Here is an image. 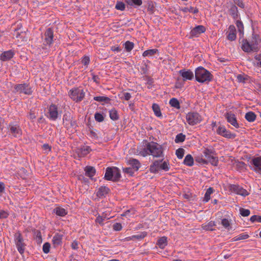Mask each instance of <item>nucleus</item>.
I'll return each instance as SVG.
<instances>
[{
  "label": "nucleus",
  "mask_w": 261,
  "mask_h": 261,
  "mask_svg": "<svg viewBox=\"0 0 261 261\" xmlns=\"http://www.w3.org/2000/svg\"><path fill=\"white\" fill-rule=\"evenodd\" d=\"M130 6H140L142 4V0H124Z\"/></svg>",
  "instance_id": "obj_38"
},
{
  "label": "nucleus",
  "mask_w": 261,
  "mask_h": 261,
  "mask_svg": "<svg viewBox=\"0 0 261 261\" xmlns=\"http://www.w3.org/2000/svg\"><path fill=\"white\" fill-rule=\"evenodd\" d=\"M254 59L257 61V66L261 67V54L255 56Z\"/></svg>",
  "instance_id": "obj_61"
},
{
  "label": "nucleus",
  "mask_w": 261,
  "mask_h": 261,
  "mask_svg": "<svg viewBox=\"0 0 261 261\" xmlns=\"http://www.w3.org/2000/svg\"><path fill=\"white\" fill-rule=\"evenodd\" d=\"M10 133L15 137H17L21 134V130L18 125L10 123L8 125Z\"/></svg>",
  "instance_id": "obj_17"
},
{
  "label": "nucleus",
  "mask_w": 261,
  "mask_h": 261,
  "mask_svg": "<svg viewBox=\"0 0 261 261\" xmlns=\"http://www.w3.org/2000/svg\"><path fill=\"white\" fill-rule=\"evenodd\" d=\"M163 159L155 160L150 166L149 170L153 173H158L159 170H162L165 171H168L170 169L169 163L168 161H165L163 162Z\"/></svg>",
  "instance_id": "obj_2"
},
{
  "label": "nucleus",
  "mask_w": 261,
  "mask_h": 261,
  "mask_svg": "<svg viewBox=\"0 0 261 261\" xmlns=\"http://www.w3.org/2000/svg\"><path fill=\"white\" fill-rule=\"evenodd\" d=\"M109 191L110 190L108 188L105 186H101L98 189L96 195L99 198L105 197Z\"/></svg>",
  "instance_id": "obj_28"
},
{
  "label": "nucleus",
  "mask_w": 261,
  "mask_h": 261,
  "mask_svg": "<svg viewBox=\"0 0 261 261\" xmlns=\"http://www.w3.org/2000/svg\"><path fill=\"white\" fill-rule=\"evenodd\" d=\"M250 163V167L254 171L261 174V156L253 158Z\"/></svg>",
  "instance_id": "obj_13"
},
{
  "label": "nucleus",
  "mask_w": 261,
  "mask_h": 261,
  "mask_svg": "<svg viewBox=\"0 0 261 261\" xmlns=\"http://www.w3.org/2000/svg\"><path fill=\"white\" fill-rule=\"evenodd\" d=\"M147 234V232L143 231V232H138L137 234L133 235L131 237H129L126 238L125 239L127 241H129L131 240L136 239V240H142L144 239Z\"/></svg>",
  "instance_id": "obj_27"
},
{
  "label": "nucleus",
  "mask_w": 261,
  "mask_h": 261,
  "mask_svg": "<svg viewBox=\"0 0 261 261\" xmlns=\"http://www.w3.org/2000/svg\"><path fill=\"white\" fill-rule=\"evenodd\" d=\"M250 220L252 222L255 221L261 222V216L253 215L250 218Z\"/></svg>",
  "instance_id": "obj_55"
},
{
  "label": "nucleus",
  "mask_w": 261,
  "mask_h": 261,
  "mask_svg": "<svg viewBox=\"0 0 261 261\" xmlns=\"http://www.w3.org/2000/svg\"><path fill=\"white\" fill-rule=\"evenodd\" d=\"M63 239V235L56 233L53 238V243L54 246L56 247L62 244V240Z\"/></svg>",
  "instance_id": "obj_29"
},
{
  "label": "nucleus",
  "mask_w": 261,
  "mask_h": 261,
  "mask_svg": "<svg viewBox=\"0 0 261 261\" xmlns=\"http://www.w3.org/2000/svg\"><path fill=\"white\" fill-rule=\"evenodd\" d=\"M216 132L218 135L227 139H234L236 137L235 134L231 133L229 130H227L223 125L218 126Z\"/></svg>",
  "instance_id": "obj_12"
},
{
  "label": "nucleus",
  "mask_w": 261,
  "mask_h": 261,
  "mask_svg": "<svg viewBox=\"0 0 261 261\" xmlns=\"http://www.w3.org/2000/svg\"><path fill=\"white\" fill-rule=\"evenodd\" d=\"M53 212L57 215L61 217L65 216L67 214L66 210L61 207H56L54 209Z\"/></svg>",
  "instance_id": "obj_32"
},
{
  "label": "nucleus",
  "mask_w": 261,
  "mask_h": 261,
  "mask_svg": "<svg viewBox=\"0 0 261 261\" xmlns=\"http://www.w3.org/2000/svg\"><path fill=\"white\" fill-rule=\"evenodd\" d=\"M147 149L150 154L154 157H161L163 156V148L161 145L156 142H151L147 143Z\"/></svg>",
  "instance_id": "obj_4"
},
{
  "label": "nucleus",
  "mask_w": 261,
  "mask_h": 261,
  "mask_svg": "<svg viewBox=\"0 0 261 261\" xmlns=\"http://www.w3.org/2000/svg\"><path fill=\"white\" fill-rule=\"evenodd\" d=\"M221 224L225 228H227L230 225L229 222L227 219H223L221 221Z\"/></svg>",
  "instance_id": "obj_62"
},
{
  "label": "nucleus",
  "mask_w": 261,
  "mask_h": 261,
  "mask_svg": "<svg viewBox=\"0 0 261 261\" xmlns=\"http://www.w3.org/2000/svg\"><path fill=\"white\" fill-rule=\"evenodd\" d=\"M185 153V149L182 148H179L176 150V155L179 159H181Z\"/></svg>",
  "instance_id": "obj_50"
},
{
  "label": "nucleus",
  "mask_w": 261,
  "mask_h": 261,
  "mask_svg": "<svg viewBox=\"0 0 261 261\" xmlns=\"http://www.w3.org/2000/svg\"><path fill=\"white\" fill-rule=\"evenodd\" d=\"M156 245L161 248L164 249L167 245V238L166 237L160 238L156 243Z\"/></svg>",
  "instance_id": "obj_31"
},
{
  "label": "nucleus",
  "mask_w": 261,
  "mask_h": 261,
  "mask_svg": "<svg viewBox=\"0 0 261 261\" xmlns=\"http://www.w3.org/2000/svg\"><path fill=\"white\" fill-rule=\"evenodd\" d=\"M229 15L235 20L238 19L240 17L238 9L236 5H232L229 9Z\"/></svg>",
  "instance_id": "obj_24"
},
{
  "label": "nucleus",
  "mask_w": 261,
  "mask_h": 261,
  "mask_svg": "<svg viewBox=\"0 0 261 261\" xmlns=\"http://www.w3.org/2000/svg\"><path fill=\"white\" fill-rule=\"evenodd\" d=\"M109 218H107L106 216H98L95 219V222L99 223L100 225H103V222L106 219H109Z\"/></svg>",
  "instance_id": "obj_47"
},
{
  "label": "nucleus",
  "mask_w": 261,
  "mask_h": 261,
  "mask_svg": "<svg viewBox=\"0 0 261 261\" xmlns=\"http://www.w3.org/2000/svg\"><path fill=\"white\" fill-rule=\"evenodd\" d=\"M13 92L25 95H31L33 91L29 84L22 83L15 85L14 87Z\"/></svg>",
  "instance_id": "obj_7"
},
{
  "label": "nucleus",
  "mask_w": 261,
  "mask_h": 261,
  "mask_svg": "<svg viewBox=\"0 0 261 261\" xmlns=\"http://www.w3.org/2000/svg\"><path fill=\"white\" fill-rule=\"evenodd\" d=\"M85 175L90 178L93 177L96 173L95 169L92 166H86L85 168Z\"/></svg>",
  "instance_id": "obj_30"
},
{
  "label": "nucleus",
  "mask_w": 261,
  "mask_h": 261,
  "mask_svg": "<svg viewBox=\"0 0 261 261\" xmlns=\"http://www.w3.org/2000/svg\"><path fill=\"white\" fill-rule=\"evenodd\" d=\"M158 51V50L157 49H148L144 51L142 55L143 57L151 56L154 55Z\"/></svg>",
  "instance_id": "obj_44"
},
{
  "label": "nucleus",
  "mask_w": 261,
  "mask_h": 261,
  "mask_svg": "<svg viewBox=\"0 0 261 261\" xmlns=\"http://www.w3.org/2000/svg\"><path fill=\"white\" fill-rule=\"evenodd\" d=\"M184 164L188 166H192L194 164V159L192 156L189 154L187 155L184 160Z\"/></svg>",
  "instance_id": "obj_34"
},
{
  "label": "nucleus",
  "mask_w": 261,
  "mask_h": 261,
  "mask_svg": "<svg viewBox=\"0 0 261 261\" xmlns=\"http://www.w3.org/2000/svg\"><path fill=\"white\" fill-rule=\"evenodd\" d=\"M34 236H35V240L37 243L38 244H40L42 241L41 232L39 230L35 231Z\"/></svg>",
  "instance_id": "obj_45"
},
{
  "label": "nucleus",
  "mask_w": 261,
  "mask_h": 261,
  "mask_svg": "<svg viewBox=\"0 0 261 261\" xmlns=\"http://www.w3.org/2000/svg\"><path fill=\"white\" fill-rule=\"evenodd\" d=\"M186 136L182 133L178 134L176 135L175 139L176 143L182 142L185 140Z\"/></svg>",
  "instance_id": "obj_46"
},
{
  "label": "nucleus",
  "mask_w": 261,
  "mask_h": 261,
  "mask_svg": "<svg viewBox=\"0 0 261 261\" xmlns=\"http://www.w3.org/2000/svg\"><path fill=\"white\" fill-rule=\"evenodd\" d=\"M121 177L120 171L116 167L107 168L105 175V179L114 182L118 181Z\"/></svg>",
  "instance_id": "obj_3"
},
{
  "label": "nucleus",
  "mask_w": 261,
  "mask_h": 261,
  "mask_svg": "<svg viewBox=\"0 0 261 261\" xmlns=\"http://www.w3.org/2000/svg\"><path fill=\"white\" fill-rule=\"evenodd\" d=\"M214 190L213 188L210 187L207 190L204 195L203 201L207 202L210 199L211 195L214 192Z\"/></svg>",
  "instance_id": "obj_42"
},
{
  "label": "nucleus",
  "mask_w": 261,
  "mask_h": 261,
  "mask_svg": "<svg viewBox=\"0 0 261 261\" xmlns=\"http://www.w3.org/2000/svg\"><path fill=\"white\" fill-rule=\"evenodd\" d=\"M241 48L246 53L254 52V49L252 44L250 43V40L247 39H243L241 41Z\"/></svg>",
  "instance_id": "obj_18"
},
{
  "label": "nucleus",
  "mask_w": 261,
  "mask_h": 261,
  "mask_svg": "<svg viewBox=\"0 0 261 261\" xmlns=\"http://www.w3.org/2000/svg\"><path fill=\"white\" fill-rule=\"evenodd\" d=\"M236 24L239 33V35L241 36V37H243L244 35V25L243 22L241 20H237Z\"/></svg>",
  "instance_id": "obj_36"
},
{
  "label": "nucleus",
  "mask_w": 261,
  "mask_h": 261,
  "mask_svg": "<svg viewBox=\"0 0 261 261\" xmlns=\"http://www.w3.org/2000/svg\"><path fill=\"white\" fill-rule=\"evenodd\" d=\"M249 40H250V43L252 44L253 49H254V52H257L259 49V44L261 41L259 36L257 34L253 33Z\"/></svg>",
  "instance_id": "obj_14"
},
{
  "label": "nucleus",
  "mask_w": 261,
  "mask_h": 261,
  "mask_svg": "<svg viewBox=\"0 0 261 261\" xmlns=\"http://www.w3.org/2000/svg\"><path fill=\"white\" fill-rule=\"evenodd\" d=\"M73 117L71 113L69 112L65 113L63 116V124L67 129H70L76 126V123L75 120L72 119Z\"/></svg>",
  "instance_id": "obj_10"
},
{
  "label": "nucleus",
  "mask_w": 261,
  "mask_h": 261,
  "mask_svg": "<svg viewBox=\"0 0 261 261\" xmlns=\"http://www.w3.org/2000/svg\"><path fill=\"white\" fill-rule=\"evenodd\" d=\"M224 116L225 119L227 120V121L234 127L237 128L240 127L236 116L234 114L231 112H228L225 114Z\"/></svg>",
  "instance_id": "obj_15"
},
{
  "label": "nucleus",
  "mask_w": 261,
  "mask_h": 261,
  "mask_svg": "<svg viewBox=\"0 0 261 261\" xmlns=\"http://www.w3.org/2000/svg\"><path fill=\"white\" fill-rule=\"evenodd\" d=\"M231 189L234 192H235L237 194L246 196H247L249 193L248 192L244 189L240 187L238 185H233L231 187Z\"/></svg>",
  "instance_id": "obj_23"
},
{
  "label": "nucleus",
  "mask_w": 261,
  "mask_h": 261,
  "mask_svg": "<svg viewBox=\"0 0 261 261\" xmlns=\"http://www.w3.org/2000/svg\"><path fill=\"white\" fill-rule=\"evenodd\" d=\"M94 100L98 102H104L105 103H109L111 99L107 96H95Z\"/></svg>",
  "instance_id": "obj_40"
},
{
  "label": "nucleus",
  "mask_w": 261,
  "mask_h": 261,
  "mask_svg": "<svg viewBox=\"0 0 261 261\" xmlns=\"http://www.w3.org/2000/svg\"><path fill=\"white\" fill-rule=\"evenodd\" d=\"M8 213L3 210H0V219L6 218L8 217Z\"/></svg>",
  "instance_id": "obj_64"
},
{
  "label": "nucleus",
  "mask_w": 261,
  "mask_h": 261,
  "mask_svg": "<svg viewBox=\"0 0 261 261\" xmlns=\"http://www.w3.org/2000/svg\"><path fill=\"white\" fill-rule=\"evenodd\" d=\"M47 117L51 120H56L61 111L58 110V107L55 103H51L48 107Z\"/></svg>",
  "instance_id": "obj_11"
},
{
  "label": "nucleus",
  "mask_w": 261,
  "mask_h": 261,
  "mask_svg": "<svg viewBox=\"0 0 261 261\" xmlns=\"http://www.w3.org/2000/svg\"><path fill=\"white\" fill-rule=\"evenodd\" d=\"M195 76L196 80L200 83L208 84L213 79L212 74L202 66H199L195 69Z\"/></svg>",
  "instance_id": "obj_1"
},
{
  "label": "nucleus",
  "mask_w": 261,
  "mask_h": 261,
  "mask_svg": "<svg viewBox=\"0 0 261 261\" xmlns=\"http://www.w3.org/2000/svg\"><path fill=\"white\" fill-rule=\"evenodd\" d=\"M240 214L243 217H247L250 215V212L248 209L241 208L240 209Z\"/></svg>",
  "instance_id": "obj_52"
},
{
  "label": "nucleus",
  "mask_w": 261,
  "mask_h": 261,
  "mask_svg": "<svg viewBox=\"0 0 261 261\" xmlns=\"http://www.w3.org/2000/svg\"><path fill=\"white\" fill-rule=\"evenodd\" d=\"M110 117L113 120H117L119 119L118 112L115 109H113L109 112Z\"/></svg>",
  "instance_id": "obj_39"
},
{
  "label": "nucleus",
  "mask_w": 261,
  "mask_h": 261,
  "mask_svg": "<svg viewBox=\"0 0 261 261\" xmlns=\"http://www.w3.org/2000/svg\"><path fill=\"white\" fill-rule=\"evenodd\" d=\"M152 108L156 116L161 117L162 116L160 108L158 105L153 103L152 106Z\"/></svg>",
  "instance_id": "obj_41"
},
{
  "label": "nucleus",
  "mask_w": 261,
  "mask_h": 261,
  "mask_svg": "<svg viewBox=\"0 0 261 261\" xmlns=\"http://www.w3.org/2000/svg\"><path fill=\"white\" fill-rule=\"evenodd\" d=\"M14 53L11 50L4 51L0 56V59L2 61H6L10 60L14 56Z\"/></svg>",
  "instance_id": "obj_25"
},
{
  "label": "nucleus",
  "mask_w": 261,
  "mask_h": 261,
  "mask_svg": "<svg viewBox=\"0 0 261 261\" xmlns=\"http://www.w3.org/2000/svg\"><path fill=\"white\" fill-rule=\"evenodd\" d=\"M205 30L204 26L201 25H198L191 31L190 36L192 37H198L199 35L204 33Z\"/></svg>",
  "instance_id": "obj_20"
},
{
  "label": "nucleus",
  "mask_w": 261,
  "mask_h": 261,
  "mask_svg": "<svg viewBox=\"0 0 261 261\" xmlns=\"http://www.w3.org/2000/svg\"><path fill=\"white\" fill-rule=\"evenodd\" d=\"M169 104L172 107L177 109H180V106L179 101L175 98H171L169 101Z\"/></svg>",
  "instance_id": "obj_37"
},
{
  "label": "nucleus",
  "mask_w": 261,
  "mask_h": 261,
  "mask_svg": "<svg viewBox=\"0 0 261 261\" xmlns=\"http://www.w3.org/2000/svg\"><path fill=\"white\" fill-rule=\"evenodd\" d=\"M122 227L120 223H116L113 225V228L115 231H120Z\"/></svg>",
  "instance_id": "obj_57"
},
{
  "label": "nucleus",
  "mask_w": 261,
  "mask_h": 261,
  "mask_svg": "<svg viewBox=\"0 0 261 261\" xmlns=\"http://www.w3.org/2000/svg\"><path fill=\"white\" fill-rule=\"evenodd\" d=\"M134 44L133 42H130L129 41H127L124 43L125 49L128 52L130 51L134 48Z\"/></svg>",
  "instance_id": "obj_48"
},
{
  "label": "nucleus",
  "mask_w": 261,
  "mask_h": 261,
  "mask_svg": "<svg viewBox=\"0 0 261 261\" xmlns=\"http://www.w3.org/2000/svg\"><path fill=\"white\" fill-rule=\"evenodd\" d=\"M203 153L205 158L207 164L210 163L213 166H217L218 165V159L216 156V152L213 148L205 149Z\"/></svg>",
  "instance_id": "obj_6"
},
{
  "label": "nucleus",
  "mask_w": 261,
  "mask_h": 261,
  "mask_svg": "<svg viewBox=\"0 0 261 261\" xmlns=\"http://www.w3.org/2000/svg\"><path fill=\"white\" fill-rule=\"evenodd\" d=\"M70 98L75 102H80L85 97V93L83 89L79 88H73L70 89L68 92Z\"/></svg>",
  "instance_id": "obj_5"
},
{
  "label": "nucleus",
  "mask_w": 261,
  "mask_h": 261,
  "mask_svg": "<svg viewBox=\"0 0 261 261\" xmlns=\"http://www.w3.org/2000/svg\"><path fill=\"white\" fill-rule=\"evenodd\" d=\"M90 62V58L88 56H84L82 60V63L85 66H88Z\"/></svg>",
  "instance_id": "obj_58"
},
{
  "label": "nucleus",
  "mask_w": 261,
  "mask_h": 261,
  "mask_svg": "<svg viewBox=\"0 0 261 261\" xmlns=\"http://www.w3.org/2000/svg\"><path fill=\"white\" fill-rule=\"evenodd\" d=\"M128 164L130 165L131 167L134 169L135 171H137L141 167V164L140 162L135 159H130L128 161Z\"/></svg>",
  "instance_id": "obj_26"
},
{
  "label": "nucleus",
  "mask_w": 261,
  "mask_h": 261,
  "mask_svg": "<svg viewBox=\"0 0 261 261\" xmlns=\"http://www.w3.org/2000/svg\"><path fill=\"white\" fill-rule=\"evenodd\" d=\"M19 29H20L19 28H17V29H16V31H18V30ZM25 33V31H24V32L21 31L20 32H17L16 35V37L17 38L22 39V41H27L28 38L25 36L23 35Z\"/></svg>",
  "instance_id": "obj_43"
},
{
  "label": "nucleus",
  "mask_w": 261,
  "mask_h": 261,
  "mask_svg": "<svg viewBox=\"0 0 261 261\" xmlns=\"http://www.w3.org/2000/svg\"><path fill=\"white\" fill-rule=\"evenodd\" d=\"M94 118L96 121L101 122H102L104 120V117L103 115L100 113H96L94 115Z\"/></svg>",
  "instance_id": "obj_51"
},
{
  "label": "nucleus",
  "mask_w": 261,
  "mask_h": 261,
  "mask_svg": "<svg viewBox=\"0 0 261 261\" xmlns=\"http://www.w3.org/2000/svg\"><path fill=\"white\" fill-rule=\"evenodd\" d=\"M186 120L189 125H194L202 121V117L197 112H190L187 114Z\"/></svg>",
  "instance_id": "obj_9"
},
{
  "label": "nucleus",
  "mask_w": 261,
  "mask_h": 261,
  "mask_svg": "<svg viewBox=\"0 0 261 261\" xmlns=\"http://www.w3.org/2000/svg\"><path fill=\"white\" fill-rule=\"evenodd\" d=\"M179 73L182 77L184 81L192 80L194 78V74L190 70L181 69Z\"/></svg>",
  "instance_id": "obj_19"
},
{
  "label": "nucleus",
  "mask_w": 261,
  "mask_h": 261,
  "mask_svg": "<svg viewBox=\"0 0 261 261\" xmlns=\"http://www.w3.org/2000/svg\"><path fill=\"white\" fill-rule=\"evenodd\" d=\"M14 241L18 251L21 254H23L26 245L24 242L22 236L19 231L15 233Z\"/></svg>",
  "instance_id": "obj_8"
},
{
  "label": "nucleus",
  "mask_w": 261,
  "mask_h": 261,
  "mask_svg": "<svg viewBox=\"0 0 261 261\" xmlns=\"http://www.w3.org/2000/svg\"><path fill=\"white\" fill-rule=\"evenodd\" d=\"M91 149L88 146H83L79 148L76 150V153H77L79 157H84L87 155Z\"/></svg>",
  "instance_id": "obj_22"
},
{
  "label": "nucleus",
  "mask_w": 261,
  "mask_h": 261,
  "mask_svg": "<svg viewBox=\"0 0 261 261\" xmlns=\"http://www.w3.org/2000/svg\"><path fill=\"white\" fill-rule=\"evenodd\" d=\"M141 70L144 74H146L147 73L148 70V66L146 63H145L144 64H143V65L141 67Z\"/></svg>",
  "instance_id": "obj_59"
},
{
  "label": "nucleus",
  "mask_w": 261,
  "mask_h": 261,
  "mask_svg": "<svg viewBox=\"0 0 261 261\" xmlns=\"http://www.w3.org/2000/svg\"><path fill=\"white\" fill-rule=\"evenodd\" d=\"M36 117V116L35 114V112L34 111L31 110L28 115V118L31 120L33 121V120L35 119Z\"/></svg>",
  "instance_id": "obj_60"
},
{
  "label": "nucleus",
  "mask_w": 261,
  "mask_h": 261,
  "mask_svg": "<svg viewBox=\"0 0 261 261\" xmlns=\"http://www.w3.org/2000/svg\"><path fill=\"white\" fill-rule=\"evenodd\" d=\"M115 9L120 11H124L125 9V5L122 2L118 1L115 5Z\"/></svg>",
  "instance_id": "obj_49"
},
{
  "label": "nucleus",
  "mask_w": 261,
  "mask_h": 261,
  "mask_svg": "<svg viewBox=\"0 0 261 261\" xmlns=\"http://www.w3.org/2000/svg\"><path fill=\"white\" fill-rule=\"evenodd\" d=\"M237 78L238 81L240 83H244L245 81L247 79V77H244L243 75L241 74L238 75Z\"/></svg>",
  "instance_id": "obj_63"
},
{
  "label": "nucleus",
  "mask_w": 261,
  "mask_h": 261,
  "mask_svg": "<svg viewBox=\"0 0 261 261\" xmlns=\"http://www.w3.org/2000/svg\"><path fill=\"white\" fill-rule=\"evenodd\" d=\"M50 247V244L48 242H46L44 244L43 246V251L45 253H48L49 252V249Z\"/></svg>",
  "instance_id": "obj_54"
},
{
  "label": "nucleus",
  "mask_w": 261,
  "mask_h": 261,
  "mask_svg": "<svg viewBox=\"0 0 261 261\" xmlns=\"http://www.w3.org/2000/svg\"><path fill=\"white\" fill-rule=\"evenodd\" d=\"M245 118L248 122H252L255 120L256 115L254 112L250 111L246 113Z\"/></svg>",
  "instance_id": "obj_33"
},
{
  "label": "nucleus",
  "mask_w": 261,
  "mask_h": 261,
  "mask_svg": "<svg viewBox=\"0 0 261 261\" xmlns=\"http://www.w3.org/2000/svg\"><path fill=\"white\" fill-rule=\"evenodd\" d=\"M44 42L45 45H50L53 42L54 32L51 28L46 30L44 34Z\"/></svg>",
  "instance_id": "obj_16"
},
{
  "label": "nucleus",
  "mask_w": 261,
  "mask_h": 261,
  "mask_svg": "<svg viewBox=\"0 0 261 261\" xmlns=\"http://www.w3.org/2000/svg\"><path fill=\"white\" fill-rule=\"evenodd\" d=\"M227 38L229 41H234L236 39V29L233 25H230L228 28Z\"/></svg>",
  "instance_id": "obj_21"
},
{
  "label": "nucleus",
  "mask_w": 261,
  "mask_h": 261,
  "mask_svg": "<svg viewBox=\"0 0 261 261\" xmlns=\"http://www.w3.org/2000/svg\"><path fill=\"white\" fill-rule=\"evenodd\" d=\"M195 160L196 162L198 163H201L202 164H207V162H206V160L205 159H203L201 156L195 157Z\"/></svg>",
  "instance_id": "obj_56"
},
{
  "label": "nucleus",
  "mask_w": 261,
  "mask_h": 261,
  "mask_svg": "<svg viewBox=\"0 0 261 261\" xmlns=\"http://www.w3.org/2000/svg\"><path fill=\"white\" fill-rule=\"evenodd\" d=\"M123 171L124 173H127L131 176H132L133 175V174L134 173V172H135L134 169L131 167L123 168Z\"/></svg>",
  "instance_id": "obj_53"
},
{
  "label": "nucleus",
  "mask_w": 261,
  "mask_h": 261,
  "mask_svg": "<svg viewBox=\"0 0 261 261\" xmlns=\"http://www.w3.org/2000/svg\"><path fill=\"white\" fill-rule=\"evenodd\" d=\"M215 226H216L215 222L211 221L206 224H203L202 225V228L203 230L206 231H213L214 230L213 227Z\"/></svg>",
  "instance_id": "obj_35"
}]
</instances>
